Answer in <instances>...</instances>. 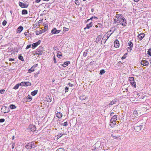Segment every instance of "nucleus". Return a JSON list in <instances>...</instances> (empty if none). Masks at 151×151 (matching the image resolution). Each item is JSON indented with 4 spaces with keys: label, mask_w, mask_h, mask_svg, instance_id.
Segmentation results:
<instances>
[{
    "label": "nucleus",
    "mask_w": 151,
    "mask_h": 151,
    "mask_svg": "<svg viewBox=\"0 0 151 151\" xmlns=\"http://www.w3.org/2000/svg\"><path fill=\"white\" fill-rule=\"evenodd\" d=\"M75 3L77 5H79L80 4V2L78 0H76L75 1Z\"/></svg>",
    "instance_id": "nucleus-38"
},
{
    "label": "nucleus",
    "mask_w": 151,
    "mask_h": 151,
    "mask_svg": "<svg viewBox=\"0 0 151 151\" xmlns=\"http://www.w3.org/2000/svg\"><path fill=\"white\" fill-rule=\"evenodd\" d=\"M129 80L130 83L134 86V87H136V83L134 82V78L133 77L129 78Z\"/></svg>",
    "instance_id": "nucleus-3"
},
{
    "label": "nucleus",
    "mask_w": 151,
    "mask_h": 151,
    "mask_svg": "<svg viewBox=\"0 0 151 151\" xmlns=\"http://www.w3.org/2000/svg\"><path fill=\"white\" fill-rule=\"evenodd\" d=\"M7 23V22L5 20H4L2 22V25L4 26H5L6 25Z\"/></svg>",
    "instance_id": "nucleus-39"
},
{
    "label": "nucleus",
    "mask_w": 151,
    "mask_h": 151,
    "mask_svg": "<svg viewBox=\"0 0 151 151\" xmlns=\"http://www.w3.org/2000/svg\"><path fill=\"white\" fill-rule=\"evenodd\" d=\"M53 61H54V63H57L56 60L55 59V56L53 57Z\"/></svg>",
    "instance_id": "nucleus-48"
},
{
    "label": "nucleus",
    "mask_w": 151,
    "mask_h": 151,
    "mask_svg": "<svg viewBox=\"0 0 151 151\" xmlns=\"http://www.w3.org/2000/svg\"><path fill=\"white\" fill-rule=\"evenodd\" d=\"M57 55L58 58H60L62 55L61 52L60 51H58L57 52Z\"/></svg>",
    "instance_id": "nucleus-27"
},
{
    "label": "nucleus",
    "mask_w": 151,
    "mask_h": 151,
    "mask_svg": "<svg viewBox=\"0 0 151 151\" xmlns=\"http://www.w3.org/2000/svg\"><path fill=\"white\" fill-rule=\"evenodd\" d=\"M27 11L26 10L24 9L22 11V14H27Z\"/></svg>",
    "instance_id": "nucleus-24"
},
{
    "label": "nucleus",
    "mask_w": 151,
    "mask_h": 151,
    "mask_svg": "<svg viewBox=\"0 0 151 151\" xmlns=\"http://www.w3.org/2000/svg\"><path fill=\"white\" fill-rule=\"evenodd\" d=\"M5 90L4 89H1L0 90V93L2 94L4 93Z\"/></svg>",
    "instance_id": "nucleus-40"
},
{
    "label": "nucleus",
    "mask_w": 151,
    "mask_h": 151,
    "mask_svg": "<svg viewBox=\"0 0 151 151\" xmlns=\"http://www.w3.org/2000/svg\"><path fill=\"white\" fill-rule=\"evenodd\" d=\"M93 17H92L90 19H88V20H92L93 19Z\"/></svg>",
    "instance_id": "nucleus-63"
},
{
    "label": "nucleus",
    "mask_w": 151,
    "mask_h": 151,
    "mask_svg": "<svg viewBox=\"0 0 151 151\" xmlns=\"http://www.w3.org/2000/svg\"><path fill=\"white\" fill-rule=\"evenodd\" d=\"M40 42V41L39 40L38 42L36 43H33L32 44V48L33 49H35V48L37 46H38L39 45Z\"/></svg>",
    "instance_id": "nucleus-11"
},
{
    "label": "nucleus",
    "mask_w": 151,
    "mask_h": 151,
    "mask_svg": "<svg viewBox=\"0 0 151 151\" xmlns=\"http://www.w3.org/2000/svg\"><path fill=\"white\" fill-rule=\"evenodd\" d=\"M106 35H104L102 39L101 42H103V44H104L107 40V39L106 38Z\"/></svg>",
    "instance_id": "nucleus-20"
},
{
    "label": "nucleus",
    "mask_w": 151,
    "mask_h": 151,
    "mask_svg": "<svg viewBox=\"0 0 151 151\" xmlns=\"http://www.w3.org/2000/svg\"><path fill=\"white\" fill-rule=\"evenodd\" d=\"M38 65L37 64H35L34 65H33L32 67L34 69V68L36 67Z\"/></svg>",
    "instance_id": "nucleus-46"
},
{
    "label": "nucleus",
    "mask_w": 151,
    "mask_h": 151,
    "mask_svg": "<svg viewBox=\"0 0 151 151\" xmlns=\"http://www.w3.org/2000/svg\"><path fill=\"white\" fill-rule=\"evenodd\" d=\"M110 126L111 127H113V126L114 125H113V124H112V123H110Z\"/></svg>",
    "instance_id": "nucleus-59"
},
{
    "label": "nucleus",
    "mask_w": 151,
    "mask_h": 151,
    "mask_svg": "<svg viewBox=\"0 0 151 151\" xmlns=\"http://www.w3.org/2000/svg\"><path fill=\"white\" fill-rule=\"evenodd\" d=\"M42 33V31H41L40 30L39 31H37L36 33V34L37 35H38Z\"/></svg>",
    "instance_id": "nucleus-36"
},
{
    "label": "nucleus",
    "mask_w": 151,
    "mask_h": 151,
    "mask_svg": "<svg viewBox=\"0 0 151 151\" xmlns=\"http://www.w3.org/2000/svg\"><path fill=\"white\" fill-rule=\"evenodd\" d=\"M119 21V22L120 24L123 26H125L127 25V21L124 18H122L118 20Z\"/></svg>",
    "instance_id": "nucleus-2"
},
{
    "label": "nucleus",
    "mask_w": 151,
    "mask_h": 151,
    "mask_svg": "<svg viewBox=\"0 0 151 151\" xmlns=\"http://www.w3.org/2000/svg\"><path fill=\"white\" fill-rule=\"evenodd\" d=\"M56 151H65V150L63 148H60L58 149Z\"/></svg>",
    "instance_id": "nucleus-33"
},
{
    "label": "nucleus",
    "mask_w": 151,
    "mask_h": 151,
    "mask_svg": "<svg viewBox=\"0 0 151 151\" xmlns=\"http://www.w3.org/2000/svg\"><path fill=\"white\" fill-rule=\"evenodd\" d=\"M19 4L22 8H27L28 6V5H27L22 2H19Z\"/></svg>",
    "instance_id": "nucleus-10"
},
{
    "label": "nucleus",
    "mask_w": 151,
    "mask_h": 151,
    "mask_svg": "<svg viewBox=\"0 0 151 151\" xmlns=\"http://www.w3.org/2000/svg\"><path fill=\"white\" fill-rule=\"evenodd\" d=\"M19 84V85L22 86H25V82H21Z\"/></svg>",
    "instance_id": "nucleus-32"
},
{
    "label": "nucleus",
    "mask_w": 151,
    "mask_h": 151,
    "mask_svg": "<svg viewBox=\"0 0 151 151\" xmlns=\"http://www.w3.org/2000/svg\"><path fill=\"white\" fill-rule=\"evenodd\" d=\"M111 136L114 139H117V138H118V137L114 135L113 134H111Z\"/></svg>",
    "instance_id": "nucleus-47"
},
{
    "label": "nucleus",
    "mask_w": 151,
    "mask_h": 151,
    "mask_svg": "<svg viewBox=\"0 0 151 151\" xmlns=\"http://www.w3.org/2000/svg\"><path fill=\"white\" fill-rule=\"evenodd\" d=\"M88 49L86 50L85 51L83 52V56L85 57H86L87 55L88 52Z\"/></svg>",
    "instance_id": "nucleus-25"
},
{
    "label": "nucleus",
    "mask_w": 151,
    "mask_h": 151,
    "mask_svg": "<svg viewBox=\"0 0 151 151\" xmlns=\"http://www.w3.org/2000/svg\"><path fill=\"white\" fill-rule=\"evenodd\" d=\"M10 107L11 109H13L16 108V106L13 104H11L10 106Z\"/></svg>",
    "instance_id": "nucleus-28"
},
{
    "label": "nucleus",
    "mask_w": 151,
    "mask_h": 151,
    "mask_svg": "<svg viewBox=\"0 0 151 151\" xmlns=\"http://www.w3.org/2000/svg\"><path fill=\"white\" fill-rule=\"evenodd\" d=\"M65 92H67L68 91V88L67 87H66L65 88Z\"/></svg>",
    "instance_id": "nucleus-43"
},
{
    "label": "nucleus",
    "mask_w": 151,
    "mask_h": 151,
    "mask_svg": "<svg viewBox=\"0 0 151 151\" xmlns=\"http://www.w3.org/2000/svg\"><path fill=\"white\" fill-rule=\"evenodd\" d=\"M151 49H149L147 51V54L151 56Z\"/></svg>",
    "instance_id": "nucleus-34"
},
{
    "label": "nucleus",
    "mask_w": 151,
    "mask_h": 151,
    "mask_svg": "<svg viewBox=\"0 0 151 151\" xmlns=\"http://www.w3.org/2000/svg\"><path fill=\"white\" fill-rule=\"evenodd\" d=\"M14 59L13 58H9V61H12L14 60Z\"/></svg>",
    "instance_id": "nucleus-53"
},
{
    "label": "nucleus",
    "mask_w": 151,
    "mask_h": 151,
    "mask_svg": "<svg viewBox=\"0 0 151 151\" xmlns=\"http://www.w3.org/2000/svg\"><path fill=\"white\" fill-rule=\"evenodd\" d=\"M15 144L14 143H12V148L14 149V148Z\"/></svg>",
    "instance_id": "nucleus-51"
},
{
    "label": "nucleus",
    "mask_w": 151,
    "mask_h": 151,
    "mask_svg": "<svg viewBox=\"0 0 151 151\" xmlns=\"http://www.w3.org/2000/svg\"><path fill=\"white\" fill-rule=\"evenodd\" d=\"M114 114V112H111V113H110V115L111 116H112Z\"/></svg>",
    "instance_id": "nucleus-64"
},
{
    "label": "nucleus",
    "mask_w": 151,
    "mask_h": 151,
    "mask_svg": "<svg viewBox=\"0 0 151 151\" xmlns=\"http://www.w3.org/2000/svg\"><path fill=\"white\" fill-rule=\"evenodd\" d=\"M88 98V97L87 96H86L85 95H83L80 96V99L81 100H84Z\"/></svg>",
    "instance_id": "nucleus-15"
},
{
    "label": "nucleus",
    "mask_w": 151,
    "mask_h": 151,
    "mask_svg": "<svg viewBox=\"0 0 151 151\" xmlns=\"http://www.w3.org/2000/svg\"><path fill=\"white\" fill-rule=\"evenodd\" d=\"M117 100L116 99H114L109 104V105H112L114 104L116 101H117Z\"/></svg>",
    "instance_id": "nucleus-22"
},
{
    "label": "nucleus",
    "mask_w": 151,
    "mask_h": 151,
    "mask_svg": "<svg viewBox=\"0 0 151 151\" xmlns=\"http://www.w3.org/2000/svg\"><path fill=\"white\" fill-rule=\"evenodd\" d=\"M117 19H114V23H116V22H117Z\"/></svg>",
    "instance_id": "nucleus-55"
},
{
    "label": "nucleus",
    "mask_w": 151,
    "mask_h": 151,
    "mask_svg": "<svg viewBox=\"0 0 151 151\" xmlns=\"http://www.w3.org/2000/svg\"><path fill=\"white\" fill-rule=\"evenodd\" d=\"M68 30V28L65 27H64L63 31H67Z\"/></svg>",
    "instance_id": "nucleus-49"
},
{
    "label": "nucleus",
    "mask_w": 151,
    "mask_h": 151,
    "mask_svg": "<svg viewBox=\"0 0 151 151\" xmlns=\"http://www.w3.org/2000/svg\"><path fill=\"white\" fill-rule=\"evenodd\" d=\"M115 24H116L117 25H119L120 23L119 22V21H118L117 20V22H116V23H115Z\"/></svg>",
    "instance_id": "nucleus-56"
},
{
    "label": "nucleus",
    "mask_w": 151,
    "mask_h": 151,
    "mask_svg": "<svg viewBox=\"0 0 151 151\" xmlns=\"http://www.w3.org/2000/svg\"><path fill=\"white\" fill-rule=\"evenodd\" d=\"M37 92L38 91L37 90H35L31 92V95L33 96H34L37 94Z\"/></svg>",
    "instance_id": "nucleus-23"
},
{
    "label": "nucleus",
    "mask_w": 151,
    "mask_h": 151,
    "mask_svg": "<svg viewBox=\"0 0 151 151\" xmlns=\"http://www.w3.org/2000/svg\"><path fill=\"white\" fill-rule=\"evenodd\" d=\"M62 125H63V126H67L68 125V122H64L62 124Z\"/></svg>",
    "instance_id": "nucleus-41"
},
{
    "label": "nucleus",
    "mask_w": 151,
    "mask_h": 151,
    "mask_svg": "<svg viewBox=\"0 0 151 151\" xmlns=\"http://www.w3.org/2000/svg\"><path fill=\"white\" fill-rule=\"evenodd\" d=\"M23 27L22 26H19L17 29V32H20L23 29Z\"/></svg>",
    "instance_id": "nucleus-18"
},
{
    "label": "nucleus",
    "mask_w": 151,
    "mask_h": 151,
    "mask_svg": "<svg viewBox=\"0 0 151 151\" xmlns=\"http://www.w3.org/2000/svg\"><path fill=\"white\" fill-rule=\"evenodd\" d=\"M35 143L32 142L27 144L25 146V147L27 149H30L35 147Z\"/></svg>",
    "instance_id": "nucleus-1"
},
{
    "label": "nucleus",
    "mask_w": 151,
    "mask_h": 151,
    "mask_svg": "<svg viewBox=\"0 0 151 151\" xmlns=\"http://www.w3.org/2000/svg\"><path fill=\"white\" fill-rule=\"evenodd\" d=\"M42 31V33L45 32L46 31H45V30H44V29H43L42 30H40Z\"/></svg>",
    "instance_id": "nucleus-62"
},
{
    "label": "nucleus",
    "mask_w": 151,
    "mask_h": 151,
    "mask_svg": "<svg viewBox=\"0 0 151 151\" xmlns=\"http://www.w3.org/2000/svg\"><path fill=\"white\" fill-rule=\"evenodd\" d=\"M105 71L104 70H100V74L101 75H102L103 74L105 73Z\"/></svg>",
    "instance_id": "nucleus-35"
},
{
    "label": "nucleus",
    "mask_w": 151,
    "mask_h": 151,
    "mask_svg": "<svg viewBox=\"0 0 151 151\" xmlns=\"http://www.w3.org/2000/svg\"><path fill=\"white\" fill-rule=\"evenodd\" d=\"M112 33H111L109 36H108V35H106V38H107V40L109 37L112 34Z\"/></svg>",
    "instance_id": "nucleus-52"
},
{
    "label": "nucleus",
    "mask_w": 151,
    "mask_h": 151,
    "mask_svg": "<svg viewBox=\"0 0 151 151\" xmlns=\"http://www.w3.org/2000/svg\"><path fill=\"white\" fill-rule=\"evenodd\" d=\"M117 119V116L116 115H115L112 117L111 119V120L112 121H116Z\"/></svg>",
    "instance_id": "nucleus-17"
},
{
    "label": "nucleus",
    "mask_w": 151,
    "mask_h": 151,
    "mask_svg": "<svg viewBox=\"0 0 151 151\" xmlns=\"http://www.w3.org/2000/svg\"><path fill=\"white\" fill-rule=\"evenodd\" d=\"M42 31V33L45 32L46 31H45V30H44V29H43L42 30H40Z\"/></svg>",
    "instance_id": "nucleus-61"
},
{
    "label": "nucleus",
    "mask_w": 151,
    "mask_h": 151,
    "mask_svg": "<svg viewBox=\"0 0 151 151\" xmlns=\"http://www.w3.org/2000/svg\"><path fill=\"white\" fill-rule=\"evenodd\" d=\"M68 85L70 86V87H72L73 85V84H71L70 83H68Z\"/></svg>",
    "instance_id": "nucleus-54"
},
{
    "label": "nucleus",
    "mask_w": 151,
    "mask_h": 151,
    "mask_svg": "<svg viewBox=\"0 0 151 151\" xmlns=\"http://www.w3.org/2000/svg\"><path fill=\"white\" fill-rule=\"evenodd\" d=\"M141 64L145 66H147L148 65V62L146 60H142L141 62Z\"/></svg>",
    "instance_id": "nucleus-8"
},
{
    "label": "nucleus",
    "mask_w": 151,
    "mask_h": 151,
    "mask_svg": "<svg viewBox=\"0 0 151 151\" xmlns=\"http://www.w3.org/2000/svg\"><path fill=\"white\" fill-rule=\"evenodd\" d=\"M143 125H142L139 126L137 125L134 127V129L137 132H139L141 130V129Z\"/></svg>",
    "instance_id": "nucleus-7"
},
{
    "label": "nucleus",
    "mask_w": 151,
    "mask_h": 151,
    "mask_svg": "<svg viewBox=\"0 0 151 151\" xmlns=\"http://www.w3.org/2000/svg\"><path fill=\"white\" fill-rule=\"evenodd\" d=\"M70 61H67L66 62H64V63L62 65V66L63 67H65L68 66L69 64L70 63Z\"/></svg>",
    "instance_id": "nucleus-21"
},
{
    "label": "nucleus",
    "mask_w": 151,
    "mask_h": 151,
    "mask_svg": "<svg viewBox=\"0 0 151 151\" xmlns=\"http://www.w3.org/2000/svg\"><path fill=\"white\" fill-rule=\"evenodd\" d=\"M128 45L129 46L127 48V51L128 52H130L133 46V44L132 42L129 41L128 43Z\"/></svg>",
    "instance_id": "nucleus-5"
},
{
    "label": "nucleus",
    "mask_w": 151,
    "mask_h": 151,
    "mask_svg": "<svg viewBox=\"0 0 151 151\" xmlns=\"http://www.w3.org/2000/svg\"><path fill=\"white\" fill-rule=\"evenodd\" d=\"M62 114L60 112H57L56 114V116L60 119L62 117Z\"/></svg>",
    "instance_id": "nucleus-14"
},
{
    "label": "nucleus",
    "mask_w": 151,
    "mask_h": 151,
    "mask_svg": "<svg viewBox=\"0 0 151 151\" xmlns=\"http://www.w3.org/2000/svg\"><path fill=\"white\" fill-rule=\"evenodd\" d=\"M19 84H17V85H16L15 86H14V88L13 89H17L19 86Z\"/></svg>",
    "instance_id": "nucleus-29"
},
{
    "label": "nucleus",
    "mask_w": 151,
    "mask_h": 151,
    "mask_svg": "<svg viewBox=\"0 0 151 151\" xmlns=\"http://www.w3.org/2000/svg\"><path fill=\"white\" fill-rule=\"evenodd\" d=\"M110 123H112V124H113V125H115V124H116V121H112L110 120Z\"/></svg>",
    "instance_id": "nucleus-44"
},
{
    "label": "nucleus",
    "mask_w": 151,
    "mask_h": 151,
    "mask_svg": "<svg viewBox=\"0 0 151 151\" xmlns=\"http://www.w3.org/2000/svg\"><path fill=\"white\" fill-rule=\"evenodd\" d=\"M35 70L32 67L31 68L28 70L29 73H30L33 72Z\"/></svg>",
    "instance_id": "nucleus-26"
},
{
    "label": "nucleus",
    "mask_w": 151,
    "mask_h": 151,
    "mask_svg": "<svg viewBox=\"0 0 151 151\" xmlns=\"http://www.w3.org/2000/svg\"><path fill=\"white\" fill-rule=\"evenodd\" d=\"M41 0H36L35 2L36 3H39L40 1Z\"/></svg>",
    "instance_id": "nucleus-58"
},
{
    "label": "nucleus",
    "mask_w": 151,
    "mask_h": 151,
    "mask_svg": "<svg viewBox=\"0 0 151 151\" xmlns=\"http://www.w3.org/2000/svg\"><path fill=\"white\" fill-rule=\"evenodd\" d=\"M32 98L29 95L27 96V101H30L32 100Z\"/></svg>",
    "instance_id": "nucleus-30"
},
{
    "label": "nucleus",
    "mask_w": 151,
    "mask_h": 151,
    "mask_svg": "<svg viewBox=\"0 0 151 151\" xmlns=\"http://www.w3.org/2000/svg\"><path fill=\"white\" fill-rule=\"evenodd\" d=\"M25 86H28L31 85V83L29 82H25Z\"/></svg>",
    "instance_id": "nucleus-37"
},
{
    "label": "nucleus",
    "mask_w": 151,
    "mask_h": 151,
    "mask_svg": "<svg viewBox=\"0 0 151 151\" xmlns=\"http://www.w3.org/2000/svg\"><path fill=\"white\" fill-rule=\"evenodd\" d=\"M145 35L144 33H140L138 35L137 38L139 40H141L144 37Z\"/></svg>",
    "instance_id": "nucleus-9"
},
{
    "label": "nucleus",
    "mask_w": 151,
    "mask_h": 151,
    "mask_svg": "<svg viewBox=\"0 0 151 151\" xmlns=\"http://www.w3.org/2000/svg\"><path fill=\"white\" fill-rule=\"evenodd\" d=\"M61 31L60 30H58L56 28H53L51 31V33L52 35L57 34L60 33Z\"/></svg>",
    "instance_id": "nucleus-4"
},
{
    "label": "nucleus",
    "mask_w": 151,
    "mask_h": 151,
    "mask_svg": "<svg viewBox=\"0 0 151 151\" xmlns=\"http://www.w3.org/2000/svg\"><path fill=\"white\" fill-rule=\"evenodd\" d=\"M65 134L64 133H59L58 134L57 136V138L58 139H59L63 135H65Z\"/></svg>",
    "instance_id": "nucleus-19"
},
{
    "label": "nucleus",
    "mask_w": 151,
    "mask_h": 151,
    "mask_svg": "<svg viewBox=\"0 0 151 151\" xmlns=\"http://www.w3.org/2000/svg\"><path fill=\"white\" fill-rule=\"evenodd\" d=\"M28 130L30 131L34 132L36 130V127L33 125H29Z\"/></svg>",
    "instance_id": "nucleus-6"
},
{
    "label": "nucleus",
    "mask_w": 151,
    "mask_h": 151,
    "mask_svg": "<svg viewBox=\"0 0 151 151\" xmlns=\"http://www.w3.org/2000/svg\"><path fill=\"white\" fill-rule=\"evenodd\" d=\"M31 47V45H27L26 48V49H27Z\"/></svg>",
    "instance_id": "nucleus-45"
},
{
    "label": "nucleus",
    "mask_w": 151,
    "mask_h": 151,
    "mask_svg": "<svg viewBox=\"0 0 151 151\" xmlns=\"http://www.w3.org/2000/svg\"><path fill=\"white\" fill-rule=\"evenodd\" d=\"M126 58V57L124 56H123L122 57V59H125Z\"/></svg>",
    "instance_id": "nucleus-60"
},
{
    "label": "nucleus",
    "mask_w": 151,
    "mask_h": 151,
    "mask_svg": "<svg viewBox=\"0 0 151 151\" xmlns=\"http://www.w3.org/2000/svg\"><path fill=\"white\" fill-rule=\"evenodd\" d=\"M44 26V30H45V31H46L48 29V26L47 25H45Z\"/></svg>",
    "instance_id": "nucleus-42"
},
{
    "label": "nucleus",
    "mask_w": 151,
    "mask_h": 151,
    "mask_svg": "<svg viewBox=\"0 0 151 151\" xmlns=\"http://www.w3.org/2000/svg\"><path fill=\"white\" fill-rule=\"evenodd\" d=\"M51 99H50V98H49V100H47V101L48 102H51Z\"/></svg>",
    "instance_id": "nucleus-57"
},
{
    "label": "nucleus",
    "mask_w": 151,
    "mask_h": 151,
    "mask_svg": "<svg viewBox=\"0 0 151 151\" xmlns=\"http://www.w3.org/2000/svg\"><path fill=\"white\" fill-rule=\"evenodd\" d=\"M92 25V24L91 22L89 24H87L86 25V27L84 28V29H89L90 27H91Z\"/></svg>",
    "instance_id": "nucleus-16"
},
{
    "label": "nucleus",
    "mask_w": 151,
    "mask_h": 151,
    "mask_svg": "<svg viewBox=\"0 0 151 151\" xmlns=\"http://www.w3.org/2000/svg\"><path fill=\"white\" fill-rule=\"evenodd\" d=\"M5 121L4 119H0V122H4Z\"/></svg>",
    "instance_id": "nucleus-50"
},
{
    "label": "nucleus",
    "mask_w": 151,
    "mask_h": 151,
    "mask_svg": "<svg viewBox=\"0 0 151 151\" xmlns=\"http://www.w3.org/2000/svg\"><path fill=\"white\" fill-rule=\"evenodd\" d=\"M119 42L118 41H115L114 42V46L116 48H118L119 47Z\"/></svg>",
    "instance_id": "nucleus-12"
},
{
    "label": "nucleus",
    "mask_w": 151,
    "mask_h": 151,
    "mask_svg": "<svg viewBox=\"0 0 151 151\" xmlns=\"http://www.w3.org/2000/svg\"><path fill=\"white\" fill-rule=\"evenodd\" d=\"M116 17L118 20L124 17L121 14H116Z\"/></svg>",
    "instance_id": "nucleus-13"
},
{
    "label": "nucleus",
    "mask_w": 151,
    "mask_h": 151,
    "mask_svg": "<svg viewBox=\"0 0 151 151\" xmlns=\"http://www.w3.org/2000/svg\"><path fill=\"white\" fill-rule=\"evenodd\" d=\"M18 58L19 59V60H21L22 61H24V58H23V57L22 56H21V55H19V57H18Z\"/></svg>",
    "instance_id": "nucleus-31"
}]
</instances>
